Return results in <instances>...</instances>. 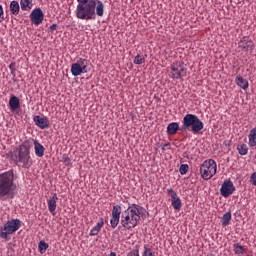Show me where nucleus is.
Listing matches in <instances>:
<instances>
[{
    "mask_svg": "<svg viewBox=\"0 0 256 256\" xmlns=\"http://www.w3.org/2000/svg\"><path fill=\"white\" fill-rule=\"evenodd\" d=\"M105 14V4L103 1L89 0L87 4H77L75 15L82 21H92L96 17H103Z\"/></svg>",
    "mask_w": 256,
    "mask_h": 256,
    "instance_id": "f257e3e1",
    "label": "nucleus"
},
{
    "mask_svg": "<svg viewBox=\"0 0 256 256\" xmlns=\"http://www.w3.org/2000/svg\"><path fill=\"white\" fill-rule=\"evenodd\" d=\"M17 195V184L13 170H8L0 174V201L15 199Z\"/></svg>",
    "mask_w": 256,
    "mask_h": 256,
    "instance_id": "f03ea898",
    "label": "nucleus"
},
{
    "mask_svg": "<svg viewBox=\"0 0 256 256\" xmlns=\"http://www.w3.org/2000/svg\"><path fill=\"white\" fill-rule=\"evenodd\" d=\"M144 211L145 208L140 205H130L124 212H122L120 224L124 229H127L128 231L135 229V227L139 225V221H141V215H143Z\"/></svg>",
    "mask_w": 256,
    "mask_h": 256,
    "instance_id": "7ed1b4c3",
    "label": "nucleus"
},
{
    "mask_svg": "<svg viewBox=\"0 0 256 256\" xmlns=\"http://www.w3.org/2000/svg\"><path fill=\"white\" fill-rule=\"evenodd\" d=\"M11 159L20 169H31L33 167V158H31V144L29 141L22 143L18 151L12 154Z\"/></svg>",
    "mask_w": 256,
    "mask_h": 256,
    "instance_id": "20e7f679",
    "label": "nucleus"
},
{
    "mask_svg": "<svg viewBox=\"0 0 256 256\" xmlns=\"http://www.w3.org/2000/svg\"><path fill=\"white\" fill-rule=\"evenodd\" d=\"M203 121L195 114H186L182 120V131H188L191 129L192 133L197 134L203 131Z\"/></svg>",
    "mask_w": 256,
    "mask_h": 256,
    "instance_id": "39448f33",
    "label": "nucleus"
},
{
    "mask_svg": "<svg viewBox=\"0 0 256 256\" xmlns=\"http://www.w3.org/2000/svg\"><path fill=\"white\" fill-rule=\"evenodd\" d=\"M21 229V220L20 219H11L8 220L2 227H0V237L9 241L11 239L9 235L19 231Z\"/></svg>",
    "mask_w": 256,
    "mask_h": 256,
    "instance_id": "423d86ee",
    "label": "nucleus"
},
{
    "mask_svg": "<svg viewBox=\"0 0 256 256\" xmlns=\"http://www.w3.org/2000/svg\"><path fill=\"white\" fill-rule=\"evenodd\" d=\"M217 174V162L213 159L205 160L200 166V175L204 181H209Z\"/></svg>",
    "mask_w": 256,
    "mask_h": 256,
    "instance_id": "0eeeda50",
    "label": "nucleus"
},
{
    "mask_svg": "<svg viewBox=\"0 0 256 256\" xmlns=\"http://www.w3.org/2000/svg\"><path fill=\"white\" fill-rule=\"evenodd\" d=\"M187 75V67L184 62L175 63L171 66V71L169 74L170 79H183Z\"/></svg>",
    "mask_w": 256,
    "mask_h": 256,
    "instance_id": "6e6552de",
    "label": "nucleus"
},
{
    "mask_svg": "<svg viewBox=\"0 0 256 256\" xmlns=\"http://www.w3.org/2000/svg\"><path fill=\"white\" fill-rule=\"evenodd\" d=\"M89 65L87 59L79 58L76 63L71 65V73L73 77H79L82 73H87V66Z\"/></svg>",
    "mask_w": 256,
    "mask_h": 256,
    "instance_id": "1a4fd4ad",
    "label": "nucleus"
},
{
    "mask_svg": "<svg viewBox=\"0 0 256 256\" xmlns=\"http://www.w3.org/2000/svg\"><path fill=\"white\" fill-rule=\"evenodd\" d=\"M233 193H235V185H233V182L230 179L224 180L220 188V195H222V197H230Z\"/></svg>",
    "mask_w": 256,
    "mask_h": 256,
    "instance_id": "9d476101",
    "label": "nucleus"
},
{
    "mask_svg": "<svg viewBox=\"0 0 256 256\" xmlns=\"http://www.w3.org/2000/svg\"><path fill=\"white\" fill-rule=\"evenodd\" d=\"M43 19H45V14L43 13V10H41V8H36L30 13V21L32 25H35L36 27L43 23Z\"/></svg>",
    "mask_w": 256,
    "mask_h": 256,
    "instance_id": "9b49d317",
    "label": "nucleus"
},
{
    "mask_svg": "<svg viewBox=\"0 0 256 256\" xmlns=\"http://www.w3.org/2000/svg\"><path fill=\"white\" fill-rule=\"evenodd\" d=\"M121 206L115 205L112 209V216L110 219V225L112 229L117 228V225H119V221H121Z\"/></svg>",
    "mask_w": 256,
    "mask_h": 256,
    "instance_id": "f8f14e48",
    "label": "nucleus"
},
{
    "mask_svg": "<svg viewBox=\"0 0 256 256\" xmlns=\"http://www.w3.org/2000/svg\"><path fill=\"white\" fill-rule=\"evenodd\" d=\"M167 194L171 198V205L173 209H175L176 211L181 210L182 202H181V198L177 196V192H175V190H173L172 188H168Z\"/></svg>",
    "mask_w": 256,
    "mask_h": 256,
    "instance_id": "ddd939ff",
    "label": "nucleus"
},
{
    "mask_svg": "<svg viewBox=\"0 0 256 256\" xmlns=\"http://www.w3.org/2000/svg\"><path fill=\"white\" fill-rule=\"evenodd\" d=\"M33 121L39 129H49V119L36 115L33 117Z\"/></svg>",
    "mask_w": 256,
    "mask_h": 256,
    "instance_id": "4468645a",
    "label": "nucleus"
},
{
    "mask_svg": "<svg viewBox=\"0 0 256 256\" xmlns=\"http://www.w3.org/2000/svg\"><path fill=\"white\" fill-rule=\"evenodd\" d=\"M57 201H59L57 194H53V196L48 200V209L52 215H55V211L57 209Z\"/></svg>",
    "mask_w": 256,
    "mask_h": 256,
    "instance_id": "2eb2a0df",
    "label": "nucleus"
},
{
    "mask_svg": "<svg viewBox=\"0 0 256 256\" xmlns=\"http://www.w3.org/2000/svg\"><path fill=\"white\" fill-rule=\"evenodd\" d=\"M34 151L36 157H43L45 155V147L38 140H34Z\"/></svg>",
    "mask_w": 256,
    "mask_h": 256,
    "instance_id": "dca6fc26",
    "label": "nucleus"
},
{
    "mask_svg": "<svg viewBox=\"0 0 256 256\" xmlns=\"http://www.w3.org/2000/svg\"><path fill=\"white\" fill-rule=\"evenodd\" d=\"M105 222L103 219L97 222V224L90 230V237H95V235H99V231L103 228Z\"/></svg>",
    "mask_w": 256,
    "mask_h": 256,
    "instance_id": "f3484780",
    "label": "nucleus"
},
{
    "mask_svg": "<svg viewBox=\"0 0 256 256\" xmlns=\"http://www.w3.org/2000/svg\"><path fill=\"white\" fill-rule=\"evenodd\" d=\"M19 98L17 96H11L9 100V107L11 111H17L20 107Z\"/></svg>",
    "mask_w": 256,
    "mask_h": 256,
    "instance_id": "a211bd4d",
    "label": "nucleus"
},
{
    "mask_svg": "<svg viewBox=\"0 0 256 256\" xmlns=\"http://www.w3.org/2000/svg\"><path fill=\"white\" fill-rule=\"evenodd\" d=\"M248 145L249 147H256V127L250 130L248 135Z\"/></svg>",
    "mask_w": 256,
    "mask_h": 256,
    "instance_id": "6ab92c4d",
    "label": "nucleus"
},
{
    "mask_svg": "<svg viewBox=\"0 0 256 256\" xmlns=\"http://www.w3.org/2000/svg\"><path fill=\"white\" fill-rule=\"evenodd\" d=\"M21 11V7L19 6V2L17 0H13L10 2V12L12 15H19Z\"/></svg>",
    "mask_w": 256,
    "mask_h": 256,
    "instance_id": "aec40b11",
    "label": "nucleus"
},
{
    "mask_svg": "<svg viewBox=\"0 0 256 256\" xmlns=\"http://www.w3.org/2000/svg\"><path fill=\"white\" fill-rule=\"evenodd\" d=\"M20 7L22 11H31L33 8V0H20Z\"/></svg>",
    "mask_w": 256,
    "mask_h": 256,
    "instance_id": "412c9836",
    "label": "nucleus"
},
{
    "mask_svg": "<svg viewBox=\"0 0 256 256\" xmlns=\"http://www.w3.org/2000/svg\"><path fill=\"white\" fill-rule=\"evenodd\" d=\"M179 131V123L177 122H172L168 124L167 126V133L168 135H175Z\"/></svg>",
    "mask_w": 256,
    "mask_h": 256,
    "instance_id": "4be33fe9",
    "label": "nucleus"
},
{
    "mask_svg": "<svg viewBox=\"0 0 256 256\" xmlns=\"http://www.w3.org/2000/svg\"><path fill=\"white\" fill-rule=\"evenodd\" d=\"M236 84L238 85V87H241V89L249 88V81H247L241 76L236 77Z\"/></svg>",
    "mask_w": 256,
    "mask_h": 256,
    "instance_id": "5701e85b",
    "label": "nucleus"
},
{
    "mask_svg": "<svg viewBox=\"0 0 256 256\" xmlns=\"http://www.w3.org/2000/svg\"><path fill=\"white\" fill-rule=\"evenodd\" d=\"M233 250H234L235 255L242 256L243 253H245V248H243L241 246V244H239V243L233 244Z\"/></svg>",
    "mask_w": 256,
    "mask_h": 256,
    "instance_id": "b1692460",
    "label": "nucleus"
},
{
    "mask_svg": "<svg viewBox=\"0 0 256 256\" xmlns=\"http://www.w3.org/2000/svg\"><path fill=\"white\" fill-rule=\"evenodd\" d=\"M237 151L239 155H247V153H249V148L247 147V144H238Z\"/></svg>",
    "mask_w": 256,
    "mask_h": 256,
    "instance_id": "393cba45",
    "label": "nucleus"
},
{
    "mask_svg": "<svg viewBox=\"0 0 256 256\" xmlns=\"http://www.w3.org/2000/svg\"><path fill=\"white\" fill-rule=\"evenodd\" d=\"M38 249H39V252L41 253V255H43V253H46L47 249H49V244L47 242L41 240L38 243Z\"/></svg>",
    "mask_w": 256,
    "mask_h": 256,
    "instance_id": "a878e982",
    "label": "nucleus"
},
{
    "mask_svg": "<svg viewBox=\"0 0 256 256\" xmlns=\"http://www.w3.org/2000/svg\"><path fill=\"white\" fill-rule=\"evenodd\" d=\"M229 221H231V212H226L222 216V220H221L223 227H227V225H229Z\"/></svg>",
    "mask_w": 256,
    "mask_h": 256,
    "instance_id": "bb28decb",
    "label": "nucleus"
},
{
    "mask_svg": "<svg viewBox=\"0 0 256 256\" xmlns=\"http://www.w3.org/2000/svg\"><path fill=\"white\" fill-rule=\"evenodd\" d=\"M62 163L66 167H73V162H71V158L69 156H67L66 154H63V156H62Z\"/></svg>",
    "mask_w": 256,
    "mask_h": 256,
    "instance_id": "cd10ccee",
    "label": "nucleus"
},
{
    "mask_svg": "<svg viewBox=\"0 0 256 256\" xmlns=\"http://www.w3.org/2000/svg\"><path fill=\"white\" fill-rule=\"evenodd\" d=\"M143 63H145V56L138 54L134 58V65H143Z\"/></svg>",
    "mask_w": 256,
    "mask_h": 256,
    "instance_id": "c85d7f7f",
    "label": "nucleus"
},
{
    "mask_svg": "<svg viewBox=\"0 0 256 256\" xmlns=\"http://www.w3.org/2000/svg\"><path fill=\"white\" fill-rule=\"evenodd\" d=\"M187 171H189V165L181 164L179 168L180 175H187Z\"/></svg>",
    "mask_w": 256,
    "mask_h": 256,
    "instance_id": "c756f323",
    "label": "nucleus"
},
{
    "mask_svg": "<svg viewBox=\"0 0 256 256\" xmlns=\"http://www.w3.org/2000/svg\"><path fill=\"white\" fill-rule=\"evenodd\" d=\"M142 256H155V252L151 248L145 247Z\"/></svg>",
    "mask_w": 256,
    "mask_h": 256,
    "instance_id": "7c9ffc66",
    "label": "nucleus"
},
{
    "mask_svg": "<svg viewBox=\"0 0 256 256\" xmlns=\"http://www.w3.org/2000/svg\"><path fill=\"white\" fill-rule=\"evenodd\" d=\"M250 183H251L254 187H256V171L251 174V176H250Z\"/></svg>",
    "mask_w": 256,
    "mask_h": 256,
    "instance_id": "2f4dec72",
    "label": "nucleus"
},
{
    "mask_svg": "<svg viewBox=\"0 0 256 256\" xmlns=\"http://www.w3.org/2000/svg\"><path fill=\"white\" fill-rule=\"evenodd\" d=\"M9 69H10L11 75H15V63H11L9 65Z\"/></svg>",
    "mask_w": 256,
    "mask_h": 256,
    "instance_id": "473e14b6",
    "label": "nucleus"
},
{
    "mask_svg": "<svg viewBox=\"0 0 256 256\" xmlns=\"http://www.w3.org/2000/svg\"><path fill=\"white\" fill-rule=\"evenodd\" d=\"M3 15H4L3 6L0 5V22L4 19Z\"/></svg>",
    "mask_w": 256,
    "mask_h": 256,
    "instance_id": "72a5a7b5",
    "label": "nucleus"
},
{
    "mask_svg": "<svg viewBox=\"0 0 256 256\" xmlns=\"http://www.w3.org/2000/svg\"><path fill=\"white\" fill-rule=\"evenodd\" d=\"M50 33H53V31H56L57 30V24H52L50 27Z\"/></svg>",
    "mask_w": 256,
    "mask_h": 256,
    "instance_id": "f704fd0d",
    "label": "nucleus"
},
{
    "mask_svg": "<svg viewBox=\"0 0 256 256\" xmlns=\"http://www.w3.org/2000/svg\"><path fill=\"white\" fill-rule=\"evenodd\" d=\"M134 256H139V246H136V250H134Z\"/></svg>",
    "mask_w": 256,
    "mask_h": 256,
    "instance_id": "c9c22d12",
    "label": "nucleus"
},
{
    "mask_svg": "<svg viewBox=\"0 0 256 256\" xmlns=\"http://www.w3.org/2000/svg\"><path fill=\"white\" fill-rule=\"evenodd\" d=\"M165 147H169V143L164 144L163 147H162V149L165 150Z\"/></svg>",
    "mask_w": 256,
    "mask_h": 256,
    "instance_id": "e433bc0d",
    "label": "nucleus"
},
{
    "mask_svg": "<svg viewBox=\"0 0 256 256\" xmlns=\"http://www.w3.org/2000/svg\"><path fill=\"white\" fill-rule=\"evenodd\" d=\"M109 256H117V253L111 252V253L109 254Z\"/></svg>",
    "mask_w": 256,
    "mask_h": 256,
    "instance_id": "4c0bfd02",
    "label": "nucleus"
}]
</instances>
